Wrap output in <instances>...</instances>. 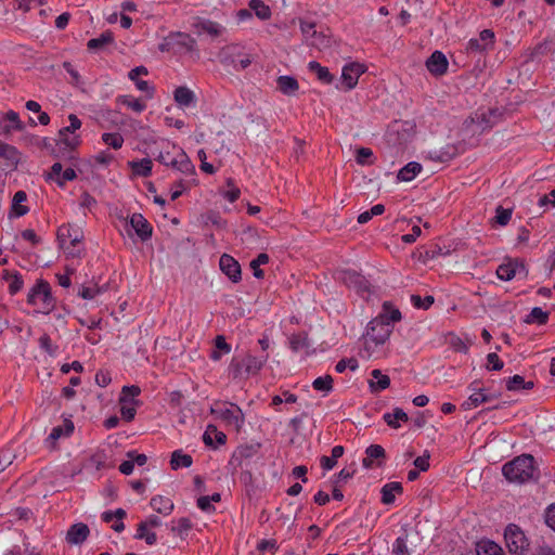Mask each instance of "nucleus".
<instances>
[{
  "instance_id": "1",
  "label": "nucleus",
  "mask_w": 555,
  "mask_h": 555,
  "mask_svg": "<svg viewBox=\"0 0 555 555\" xmlns=\"http://www.w3.org/2000/svg\"><path fill=\"white\" fill-rule=\"evenodd\" d=\"M401 318V312L391 302L385 301L383 311L369 322L364 337L386 343L393 331V323Z\"/></svg>"
},
{
  "instance_id": "2",
  "label": "nucleus",
  "mask_w": 555,
  "mask_h": 555,
  "mask_svg": "<svg viewBox=\"0 0 555 555\" xmlns=\"http://www.w3.org/2000/svg\"><path fill=\"white\" fill-rule=\"evenodd\" d=\"M504 477L516 483H525L538 479L539 469L531 454H521L505 463L502 468Z\"/></svg>"
},
{
  "instance_id": "3",
  "label": "nucleus",
  "mask_w": 555,
  "mask_h": 555,
  "mask_svg": "<svg viewBox=\"0 0 555 555\" xmlns=\"http://www.w3.org/2000/svg\"><path fill=\"white\" fill-rule=\"evenodd\" d=\"M268 361V354L255 357L249 353L235 356L229 364V374L233 379H246L256 375Z\"/></svg>"
},
{
  "instance_id": "4",
  "label": "nucleus",
  "mask_w": 555,
  "mask_h": 555,
  "mask_svg": "<svg viewBox=\"0 0 555 555\" xmlns=\"http://www.w3.org/2000/svg\"><path fill=\"white\" fill-rule=\"evenodd\" d=\"M27 302L36 307L37 312H51L55 301L51 293L50 284L44 280H37L36 284L28 292Z\"/></svg>"
},
{
  "instance_id": "5",
  "label": "nucleus",
  "mask_w": 555,
  "mask_h": 555,
  "mask_svg": "<svg viewBox=\"0 0 555 555\" xmlns=\"http://www.w3.org/2000/svg\"><path fill=\"white\" fill-rule=\"evenodd\" d=\"M211 414L222 420L228 426L240 430L244 424V414L241 408L230 402H217L211 408Z\"/></svg>"
},
{
  "instance_id": "6",
  "label": "nucleus",
  "mask_w": 555,
  "mask_h": 555,
  "mask_svg": "<svg viewBox=\"0 0 555 555\" xmlns=\"http://www.w3.org/2000/svg\"><path fill=\"white\" fill-rule=\"evenodd\" d=\"M506 547L511 554L526 555L530 548L529 539L525 532L515 524H509L504 531Z\"/></svg>"
},
{
  "instance_id": "7",
  "label": "nucleus",
  "mask_w": 555,
  "mask_h": 555,
  "mask_svg": "<svg viewBox=\"0 0 555 555\" xmlns=\"http://www.w3.org/2000/svg\"><path fill=\"white\" fill-rule=\"evenodd\" d=\"M157 160L167 166L172 167L185 175H193L195 172V167L192 164L189 156L182 151L179 150L176 155H172L170 152H160L157 156Z\"/></svg>"
},
{
  "instance_id": "8",
  "label": "nucleus",
  "mask_w": 555,
  "mask_h": 555,
  "mask_svg": "<svg viewBox=\"0 0 555 555\" xmlns=\"http://www.w3.org/2000/svg\"><path fill=\"white\" fill-rule=\"evenodd\" d=\"M496 275L502 281H511L517 275L521 278H527L528 270L522 260L513 259L500 264L496 269Z\"/></svg>"
},
{
  "instance_id": "9",
  "label": "nucleus",
  "mask_w": 555,
  "mask_h": 555,
  "mask_svg": "<svg viewBox=\"0 0 555 555\" xmlns=\"http://www.w3.org/2000/svg\"><path fill=\"white\" fill-rule=\"evenodd\" d=\"M494 33L491 29H483L480 31L478 38H472L466 46V51L469 53H482L493 49Z\"/></svg>"
},
{
  "instance_id": "10",
  "label": "nucleus",
  "mask_w": 555,
  "mask_h": 555,
  "mask_svg": "<svg viewBox=\"0 0 555 555\" xmlns=\"http://www.w3.org/2000/svg\"><path fill=\"white\" fill-rule=\"evenodd\" d=\"M364 66L359 63H349L344 66L341 70V86L345 91L353 89L359 80V77L364 73Z\"/></svg>"
},
{
  "instance_id": "11",
  "label": "nucleus",
  "mask_w": 555,
  "mask_h": 555,
  "mask_svg": "<svg viewBox=\"0 0 555 555\" xmlns=\"http://www.w3.org/2000/svg\"><path fill=\"white\" fill-rule=\"evenodd\" d=\"M343 280L348 287L354 288L357 293L363 297L365 295L369 296L372 293L369 281L365 279V276L356 271L344 272Z\"/></svg>"
},
{
  "instance_id": "12",
  "label": "nucleus",
  "mask_w": 555,
  "mask_h": 555,
  "mask_svg": "<svg viewBox=\"0 0 555 555\" xmlns=\"http://www.w3.org/2000/svg\"><path fill=\"white\" fill-rule=\"evenodd\" d=\"M427 70L435 77H441L447 74L449 68V61L441 51H435L427 59L426 63Z\"/></svg>"
},
{
  "instance_id": "13",
  "label": "nucleus",
  "mask_w": 555,
  "mask_h": 555,
  "mask_svg": "<svg viewBox=\"0 0 555 555\" xmlns=\"http://www.w3.org/2000/svg\"><path fill=\"white\" fill-rule=\"evenodd\" d=\"M385 344L363 336V347L360 349L359 356L365 360L383 358L385 356Z\"/></svg>"
},
{
  "instance_id": "14",
  "label": "nucleus",
  "mask_w": 555,
  "mask_h": 555,
  "mask_svg": "<svg viewBox=\"0 0 555 555\" xmlns=\"http://www.w3.org/2000/svg\"><path fill=\"white\" fill-rule=\"evenodd\" d=\"M149 70L145 66H137L128 73V78L135 83V87L141 92H144L147 99H152L155 93V88L149 81L139 78L140 75H147Z\"/></svg>"
},
{
  "instance_id": "15",
  "label": "nucleus",
  "mask_w": 555,
  "mask_h": 555,
  "mask_svg": "<svg viewBox=\"0 0 555 555\" xmlns=\"http://www.w3.org/2000/svg\"><path fill=\"white\" fill-rule=\"evenodd\" d=\"M220 270L233 282L241 281L242 271L237 260L228 254H223L219 260Z\"/></svg>"
},
{
  "instance_id": "16",
  "label": "nucleus",
  "mask_w": 555,
  "mask_h": 555,
  "mask_svg": "<svg viewBox=\"0 0 555 555\" xmlns=\"http://www.w3.org/2000/svg\"><path fill=\"white\" fill-rule=\"evenodd\" d=\"M89 534V527L83 522H77L69 527L65 540L69 545H80L88 539Z\"/></svg>"
},
{
  "instance_id": "17",
  "label": "nucleus",
  "mask_w": 555,
  "mask_h": 555,
  "mask_svg": "<svg viewBox=\"0 0 555 555\" xmlns=\"http://www.w3.org/2000/svg\"><path fill=\"white\" fill-rule=\"evenodd\" d=\"M385 459V449L379 444H371L365 449V457L362 460V465L364 468L370 469L374 467V461H377L376 466L379 467Z\"/></svg>"
},
{
  "instance_id": "18",
  "label": "nucleus",
  "mask_w": 555,
  "mask_h": 555,
  "mask_svg": "<svg viewBox=\"0 0 555 555\" xmlns=\"http://www.w3.org/2000/svg\"><path fill=\"white\" fill-rule=\"evenodd\" d=\"M232 48H225L221 52V63L227 66H233L235 70H242L247 68L251 64V59L249 55H244L243 57H236L234 53H232Z\"/></svg>"
},
{
  "instance_id": "19",
  "label": "nucleus",
  "mask_w": 555,
  "mask_h": 555,
  "mask_svg": "<svg viewBox=\"0 0 555 555\" xmlns=\"http://www.w3.org/2000/svg\"><path fill=\"white\" fill-rule=\"evenodd\" d=\"M130 224L142 241L152 236V225L141 214H133L130 218Z\"/></svg>"
},
{
  "instance_id": "20",
  "label": "nucleus",
  "mask_w": 555,
  "mask_h": 555,
  "mask_svg": "<svg viewBox=\"0 0 555 555\" xmlns=\"http://www.w3.org/2000/svg\"><path fill=\"white\" fill-rule=\"evenodd\" d=\"M478 382H473L470 384V388L474 391L469 398L462 404L464 410H470L473 408H477L479 404L483 402H488L491 400V397L483 392V389L478 387Z\"/></svg>"
},
{
  "instance_id": "21",
  "label": "nucleus",
  "mask_w": 555,
  "mask_h": 555,
  "mask_svg": "<svg viewBox=\"0 0 555 555\" xmlns=\"http://www.w3.org/2000/svg\"><path fill=\"white\" fill-rule=\"evenodd\" d=\"M203 440L207 447L215 449L217 446L225 443L227 436L222 431H219L216 426L208 425L204 433Z\"/></svg>"
},
{
  "instance_id": "22",
  "label": "nucleus",
  "mask_w": 555,
  "mask_h": 555,
  "mask_svg": "<svg viewBox=\"0 0 555 555\" xmlns=\"http://www.w3.org/2000/svg\"><path fill=\"white\" fill-rule=\"evenodd\" d=\"M403 492L402 485L398 481H391L383 486L382 493V502L386 505H390L396 500V494H401Z\"/></svg>"
},
{
  "instance_id": "23",
  "label": "nucleus",
  "mask_w": 555,
  "mask_h": 555,
  "mask_svg": "<svg viewBox=\"0 0 555 555\" xmlns=\"http://www.w3.org/2000/svg\"><path fill=\"white\" fill-rule=\"evenodd\" d=\"M278 90L285 95H295L299 89V83L295 77L279 76L276 78Z\"/></svg>"
},
{
  "instance_id": "24",
  "label": "nucleus",
  "mask_w": 555,
  "mask_h": 555,
  "mask_svg": "<svg viewBox=\"0 0 555 555\" xmlns=\"http://www.w3.org/2000/svg\"><path fill=\"white\" fill-rule=\"evenodd\" d=\"M371 375L373 377V379L370 380V388L372 392H379L389 387L390 378L388 375L383 374L380 370H373Z\"/></svg>"
},
{
  "instance_id": "25",
  "label": "nucleus",
  "mask_w": 555,
  "mask_h": 555,
  "mask_svg": "<svg viewBox=\"0 0 555 555\" xmlns=\"http://www.w3.org/2000/svg\"><path fill=\"white\" fill-rule=\"evenodd\" d=\"M114 42V34L111 30H105L99 37L92 38L87 42V48L90 51H100L107 44Z\"/></svg>"
},
{
  "instance_id": "26",
  "label": "nucleus",
  "mask_w": 555,
  "mask_h": 555,
  "mask_svg": "<svg viewBox=\"0 0 555 555\" xmlns=\"http://www.w3.org/2000/svg\"><path fill=\"white\" fill-rule=\"evenodd\" d=\"M422 171V165L417 162H410L398 172V180L409 182L412 181Z\"/></svg>"
},
{
  "instance_id": "27",
  "label": "nucleus",
  "mask_w": 555,
  "mask_h": 555,
  "mask_svg": "<svg viewBox=\"0 0 555 555\" xmlns=\"http://www.w3.org/2000/svg\"><path fill=\"white\" fill-rule=\"evenodd\" d=\"M150 505L154 511L163 515H169L173 511L172 501L162 495H156L152 498Z\"/></svg>"
},
{
  "instance_id": "28",
  "label": "nucleus",
  "mask_w": 555,
  "mask_h": 555,
  "mask_svg": "<svg viewBox=\"0 0 555 555\" xmlns=\"http://www.w3.org/2000/svg\"><path fill=\"white\" fill-rule=\"evenodd\" d=\"M2 278L9 283V292L11 295H15L23 287V279L18 272H11L9 270H3Z\"/></svg>"
},
{
  "instance_id": "29",
  "label": "nucleus",
  "mask_w": 555,
  "mask_h": 555,
  "mask_svg": "<svg viewBox=\"0 0 555 555\" xmlns=\"http://www.w3.org/2000/svg\"><path fill=\"white\" fill-rule=\"evenodd\" d=\"M120 413L125 421L131 422L137 413L135 406L139 404L138 400H129L125 397L119 398Z\"/></svg>"
},
{
  "instance_id": "30",
  "label": "nucleus",
  "mask_w": 555,
  "mask_h": 555,
  "mask_svg": "<svg viewBox=\"0 0 555 555\" xmlns=\"http://www.w3.org/2000/svg\"><path fill=\"white\" fill-rule=\"evenodd\" d=\"M52 155L60 162H74L77 159L75 149L66 147L59 143H55V147L52 150Z\"/></svg>"
},
{
  "instance_id": "31",
  "label": "nucleus",
  "mask_w": 555,
  "mask_h": 555,
  "mask_svg": "<svg viewBox=\"0 0 555 555\" xmlns=\"http://www.w3.org/2000/svg\"><path fill=\"white\" fill-rule=\"evenodd\" d=\"M476 552L477 555H505L501 546L490 540L478 542Z\"/></svg>"
},
{
  "instance_id": "32",
  "label": "nucleus",
  "mask_w": 555,
  "mask_h": 555,
  "mask_svg": "<svg viewBox=\"0 0 555 555\" xmlns=\"http://www.w3.org/2000/svg\"><path fill=\"white\" fill-rule=\"evenodd\" d=\"M173 96L175 101L182 106H190L195 100L193 91L186 87H178L173 92Z\"/></svg>"
},
{
  "instance_id": "33",
  "label": "nucleus",
  "mask_w": 555,
  "mask_h": 555,
  "mask_svg": "<svg viewBox=\"0 0 555 555\" xmlns=\"http://www.w3.org/2000/svg\"><path fill=\"white\" fill-rule=\"evenodd\" d=\"M27 199V194L24 191H17L12 201V212L16 217H22L28 212V207L22 205Z\"/></svg>"
},
{
  "instance_id": "34",
  "label": "nucleus",
  "mask_w": 555,
  "mask_h": 555,
  "mask_svg": "<svg viewBox=\"0 0 555 555\" xmlns=\"http://www.w3.org/2000/svg\"><path fill=\"white\" fill-rule=\"evenodd\" d=\"M409 420L408 414L400 408H395L392 413L384 414V421L391 428H399L400 424L398 421L406 422Z\"/></svg>"
},
{
  "instance_id": "35",
  "label": "nucleus",
  "mask_w": 555,
  "mask_h": 555,
  "mask_svg": "<svg viewBox=\"0 0 555 555\" xmlns=\"http://www.w3.org/2000/svg\"><path fill=\"white\" fill-rule=\"evenodd\" d=\"M457 154V150L454 145H448L443 150L431 151L429 152V156L431 159L440 163H446L451 160Z\"/></svg>"
},
{
  "instance_id": "36",
  "label": "nucleus",
  "mask_w": 555,
  "mask_h": 555,
  "mask_svg": "<svg viewBox=\"0 0 555 555\" xmlns=\"http://www.w3.org/2000/svg\"><path fill=\"white\" fill-rule=\"evenodd\" d=\"M534 387V383L532 380L525 382L524 377L520 375H514L509 377L506 382V388L509 391H517L520 389H532Z\"/></svg>"
},
{
  "instance_id": "37",
  "label": "nucleus",
  "mask_w": 555,
  "mask_h": 555,
  "mask_svg": "<svg viewBox=\"0 0 555 555\" xmlns=\"http://www.w3.org/2000/svg\"><path fill=\"white\" fill-rule=\"evenodd\" d=\"M81 240H82V233L79 231V229H77L75 231V236L72 238V242L69 243V245L66 244L61 247L65 250L67 256L72 257V258L79 257L81 254V249L79 247Z\"/></svg>"
},
{
  "instance_id": "38",
  "label": "nucleus",
  "mask_w": 555,
  "mask_h": 555,
  "mask_svg": "<svg viewBox=\"0 0 555 555\" xmlns=\"http://www.w3.org/2000/svg\"><path fill=\"white\" fill-rule=\"evenodd\" d=\"M344 454V447L341 446H335L333 449H332V455L331 456H325L323 455L321 459H320V464H321V467L325 470H330L332 469L335 465H336V460L340 456H343Z\"/></svg>"
},
{
  "instance_id": "39",
  "label": "nucleus",
  "mask_w": 555,
  "mask_h": 555,
  "mask_svg": "<svg viewBox=\"0 0 555 555\" xmlns=\"http://www.w3.org/2000/svg\"><path fill=\"white\" fill-rule=\"evenodd\" d=\"M308 67L311 72L317 74V77L320 81L324 83H331L334 80V76L330 73L327 67H323L320 63L315 61H311L308 64Z\"/></svg>"
},
{
  "instance_id": "40",
  "label": "nucleus",
  "mask_w": 555,
  "mask_h": 555,
  "mask_svg": "<svg viewBox=\"0 0 555 555\" xmlns=\"http://www.w3.org/2000/svg\"><path fill=\"white\" fill-rule=\"evenodd\" d=\"M133 172L141 177H149L152 173L153 163L150 158H143L137 162H130Z\"/></svg>"
},
{
  "instance_id": "41",
  "label": "nucleus",
  "mask_w": 555,
  "mask_h": 555,
  "mask_svg": "<svg viewBox=\"0 0 555 555\" xmlns=\"http://www.w3.org/2000/svg\"><path fill=\"white\" fill-rule=\"evenodd\" d=\"M192 463V456L182 453V451L180 450L175 451L171 455L170 466L172 469H178L180 467H190Z\"/></svg>"
},
{
  "instance_id": "42",
  "label": "nucleus",
  "mask_w": 555,
  "mask_h": 555,
  "mask_svg": "<svg viewBox=\"0 0 555 555\" xmlns=\"http://www.w3.org/2000/svg\"><path fill=\"white\" fill-rule=\"evenodd\" d=\"M106 291H107V284L102 285V286H99L98 284H94L92 286L82 285L79 288L78 295L83 299L91 300V299L95 298V296L103 294Z\"/></svg>"
},
{
  "instance_id": "43",
  "label": "nucleus",
  "mask_w": 555,
  "mask_h": 555,
  "mask_svg": "<svg viewBox=\"0 0 555 555\" xmlns=\"http://www.w3.org/2000/svg\"><path fill=\"white\" fill-rule=\"evenodd\" d=\"M248 7L262 21L271 17V10L262 0H250Z\"/></svg>"
},
{
  "instance_id": "44",
  "label": "nucleus",
  "mask_w": 555,
  "mask_h": 555,
  "mask_svg": "<svg viewBox=\"0 0 555 555\" xmlns=\"http://www.w3.org/2000/svg\"><path fill=\"white\" fill-rule=\"evenodd\" d=\"M0 157L12 164H17L20 160V153L15 146L0 141Z\"/></svg>"
},
{
  "instance_id": "45",
  "label": "nucleus",
  "mask_w": 555,
  "mask_h": 555,
  "mask_svg": "<svg viewBox=\"0 0 555 555\" xmlns=\"http://www.w3.org/2000/svg\"><path fill=\"white\" fill-rule=\"evenodd\" d=\"M116 101L117 103L126 105L135 113H142L146 107L145 103H143L140 99H134L131 95H119Z\"/></svg>"
},
{
  "instance_id": "46",
  "label": "nucleus",
  "mask_w": 555,
  "mask_h": 555,
  "mask_svg": "<svg viewBox=\"0 0 555 555\" xmlns=\"http://www.w3.org/2000/svg\"><path fill=\"white\" fill-rule=\"evenodd\" d=\"M175 43L184 48L186 51L192 52L196 50V40L189 34L177 33L173 35Z\"/></svg>"
},
{
  "instance_id": "47",
  "label": "nucleus",
  "mask_w": 555,
  "mask_h": 555,
  "mask_svg": "<svg viewBox=\"0 0 555 555\" xmlns=\"http://www.w3.org/2000/svg\"><path fill=\"white\" fill-rule=\"evenodd\" d=\"M269 262V256L266 253H260L257 258L250 261V268L256 279H262L264 275L263 270L260 269L261 264Z\"/></svg>"
},
{
  "instance_id": "48",
  "label": "nucleus",
  "mask_w": 555,
  "mask_h": 555,
  "mask_svg": "<svg viewBox=\"0 0 555 555\" xmlns=\"http://www.w3.org/2000/svg\"><path fill=\"white\" fill-rule=\"evenodd\" d=\"M315 390L328 393L333 390V377L331 375H324L315 378L312 383Z\"/></svg>"
},
{
  "instance_id": "49",
  "label": "nucleus",
  "mask_w": 555,
  "mask_h": 555,
  "mask_svg": "<svg viewBox=\"0 0 555 555\" xmlns=\"http://www.w3.org/2000/svg\"><path fill=\"white\" fill-rule=\"evenodd\" d=\"M196 28L199 31L207 33L214 37H217L221 34V26L218 23L208 20L197 23Z\"/></svg>"
},
{
  "instance_id": "50",
  "label": "nucleus",
  "mask_w": 555,
  "mask_h": 555,
  "mask_svg": "<svg viewBox=\"0 0 555 555\" xmlns=\"http://www.w3.org/2000/svg\"><path fill=\"white\" fill-rule=\"evenodd\" d=\"M548 320V312L543 311L539 307H534L530 314L527 317L526 322L527 323H538L540 325L545 324Z\"/></svg>"
},
{
  "instance_id": "51",
  "label": "nucleus",
  "mask_w": 555,
  "mask_h": 555,
  "mask_svg": "<svg viewBox=\"0 0 555 555\" xmlns=\"http://www.w3.org/2000/svg\"><path fill=\"white\" fill-rule=\"evenodd\" d=\"M102 140L103 142L115 149V150H118L122 146V143H124V138L120 133L118 132H114V133H109V132H106V133H103L102 134Z\"/></svg>"
},
{
  "instance_id": "52",
  "label": "nucleus",
  "mask_w": 555,
  "mask_h": 555,
  "mask_svg": "<svg viewBox=\"0 0 555 555\" xmlns=\"http://www.w3.org/2000/svg\"><path fill=\"white\" fill-rule=\"evenodd\" d=\"M76 230L77 229H73L70 224L60 227L57 230V240L60 242V245H66L67 241H69L70 243L72 238L75 236Z\"/></svg>"
},
{
  "instance_id": "53",
  "label": "nucleus",
  "mask_w": 555,
  "mask_h": 555,
  "mask_svg": "<svg viewBox=\"0 0 555 555\" xmlns=\"http://www.w3.org/2000/svg\"><path fill=\"white\" fill-rule=\"evenodd\" d=\"M411 302L417 309L427 310L435 302V298L431 295H428V296H426L424 298H422L420 295H412L411 296Z\"/></svg>"
},
{
  "instance_id": "54",
  "label": "nucleus",
  "mask_w": 555,
  "mask_h": 555,
  "mask_svg": "<svg viewBox=\"0 0 555 555\" xmlns=\"http://www.w3.org/2000/svg\"><path fill=\"white\" fill-rule=\"evenodd\" d=\"M307 43L311 47L322 50L330 47V38L323 35L322 33L315 31V35L311 36L310 40Z\"/></svg>"
},
{
  "instance_id": "55",
  "label": "nucleus",
  "mask_w": 555,
  "mask_h": 555,
  "mask_svg": "<svg viewBox=\"0 0 555 555\" xmlns=\"http://www.w3.org/2000/svg\"><path fill=\"white\" fill-rule=\"evenodd\" d=\"M46 4V0H16L13 2V8L23 10L24 12L29 11L33 7H41Z\"/></svg>"
},
{
  "instance_id": "56",
  "label": "nucleus",
  "mask_w": 555,
  "mask_h": 555,
  "mask_svg": "<svg viewBox=\"0 0 555 555\" xmlns=\"http://www.w3.org/2000/svg\"><path fill=\"white\" fill-rule=\"evenodd\" d=\"M80 137L78 134L59 135V139L56 140V143L75 150L80 145Z\"/></svg>"
},
{
  "instance_id": "57",
  "label": "nucleus",
  "mask_w": 555,
  "mask_h": 555,
  "mask_svg": "<svg viewBox=\"0 0 555 555\" xmlns=\"http://www.w3.org/2000/svg\"><path fill=\"white\" fill-rule=\"evenodd\" d=\"M392 553L395 555H410L406 545V535L398 537L392 545Z\"/></svg>"
},
{
  "instance_id": "58",
  "label": "nucleus",
  "mask_w": 555,
  "mask_h": 555,
  "mask_svg": "<svg viewBox=\"0 0 555 555\" xmlns=\"http://www.w3.org/2000/svg\"><path fill=\"white\" fill-rule=\"evenodd\" d=\"M512 217V210L505 209L502 206L496 208L495 222L500 225H506Z\"/></svg>"
},
{
  "instance_id": "59",
  "label": "nucleus",
  "mask_w": 555,
  "mask_h": 555,
  "mask_svg": "<svg viewBox=\"0 0 555 555\" xmlns=\"http://www.w3.org/2000/svg\"><path fill=\"white\" fill-rule=\"evenodd\" d=\"M192 528V522L189 518L182 517L178 520V525L172 527L171 530L176 532L180 538Z\"/></svg>"
},
{
  "instance_id": "60",
  "label": "nucleus",
  "mask_w": 555,
  "mask_h": 555,
  "mask_svg": "<svg viewBox=\"0 0 555 555\" xmlns=\"http://www.w3.org/2000/svg\"><path fill=\"white\" fill-rule=\"evenodd\" d=\"M62 172L63 165L59 160L51 166L50 171L47 173V180L54 181L56 183L60 177L62 176Z\"/></svg>"
},
{
  "instance_id": "61",
  "label": "nucleus",
  "mask_w": 555,
  "mask_h": 555,
  "mask_svg": "<svg viewBox=\"0 0 555 555\" xmlns=\"http://www.w3.org/2000/svg\"><path fill=\"white\" fill-rule=\"evenodd\" d=\"M4 118L12 124L11 126H13L14 130L22 131L24 129V124L21 121L20 116L16 112H7Z\"/></svg>"
},
{
  "instance_id": "62",
  "label": "nucleus",
  "mask_w": 555,
  "mask_h": 555,
  "mask_svg": "<svg viewBox=\"0 0 555 555\" xmlns=\"http://www.w3.org/2000/svg\"><path fill=\"white\" fill-rule=\"evenodd\" d=\"M347 367H349L351 371H356L358 369V361L353 358L351 359H343L337 362L335 370L338 373H343Z\"/></svg>"
},
{
  "instance_id": "63",
  "label": "nucleus",
  "mask_w": 555,
  "mask_h": 555,
  "mask_svg": "<svg viewBox=\"0 0 555 555\" xmlns=\"http://www.w3.org/2000/svg\"><path fill=\"white\" fill-rule=\"evenodd\" d=\"M300 29L307 42L310 40L311 36L315 35L317 31L315 24L306 21L300 22Z\"/></svg>"
},
{
  "instance_id": "64",
  "label": "nucleus",
  "mask_w": 555,
  "mask_h": 555,
  "mask_svg": "<svg viewBox=\"0 0 555 555\" xmlns=\"http://www.w3.org/2000/svg\"><path fill=\"white\" fill-rule=\"evenodd\" d=\"M488 369L500 371L503 369L504 363L495 352H491L487 356Z\"/></svg>"
}]
</instances>
